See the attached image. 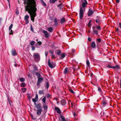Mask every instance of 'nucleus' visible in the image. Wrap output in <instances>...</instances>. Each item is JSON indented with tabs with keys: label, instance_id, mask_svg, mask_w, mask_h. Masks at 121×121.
Segmentation results:
<instances>
[{
	"label": "nucleus",
	"instance_id": "1",
	"mask_svg": "<svg viewBox=\"0 0 121 121\" xmlns=\"http://www.w3.org/2000/svg\"><path fill=\"white\" fill-rule=\"evenodd\" d=\"M25 4L26 11L28 12L31 17V20L34 22V17L36 16L37 9L35 0H24Z\"/></svg>",
	"mask_w": 121,
	"mask_h": 121
},
{
	"label": "nucleus",
	"instance_id": "2",
	"mask_svg": "<svg viewBox=\"0 0 121 121\" xmlns=\"http://www.w3.org/2000/svg\"><path fill=\"white\" fill-rule=\"evenodd\" d=\"M81 1L82 3L80 6L79 10V18L81 19H82L83 16L86 8L87 7V2L86 0H81Z\"/></svg>",
	"mask_w": 121,
	"mask_h": 121
},
{
	"label": "nucleus",
	"instance_id": "3",
	"mask_svg": "<svg viewBox=\"0 0 121 121\" xmlns=\"http://www.w3.org/2000/svg\"><path fill=\"white\" fill-rule=\"evenodd\" d=\"M34 60L36 62H38L40 59V56L38 53H35L33 54Z\"/></svg>",
	"mask_w": 121,
	"mask_h": 121
},
{
	"label": "nucleus",
	"instance_id": "4",
	"mask_svg": "<svg viewBox=\"0 0 121 121\" xmlns=\"http://www.w3.org/2000/svg\"><path fill=\"white\" fill-rule=\"evenodd\" d=\"M36 107L37 108L36 113L37 115H40L42 111V108L40 104H39Z\"/></svg>",
	"mask_w": 121,
	"mask_h": 121
},
{
	"label": "nucleus",
	"instance_id": "5",
	"mask_svg": "<svg viewBox=\"0 0 121 121\" xmlns=\"http://www.w3.org/2000/svg\"><path fill=\"white\" fill-rule=\"evenodd\" d=\"M48 65L51 68H53L55 66V63L52 61H51L50 59L48 60Z\"/></svg>",
	"mask_w": 121,
	"mask_h": 121
},
{
	"label": "nucleus",
	"instance_id": "6",
	"mask_svg": "<svg viewBox=\"0 0 121 121\" xmlns=\"http://www.w3.org/2000/svg\"><path fill=\"white\" fill-rule=\"evenodd\" d=\"M38 80L37 82V85L38 86H39L40 85V83H41L42 82L43 78L39 74L38 77Z\"/></svg>",
	"mask_w": 121,
	"mask_h": 121
},
{
	"label": "nucleus",
	"instance_id": "7",
	"mask_svg": "<svg viewBox=\"0 0 121 121\" xmlns=\"http://www.w3.org/2000/svg\"><path fill=\"white\" fill-rule=\"evenodd\" d=\"M96 27L95 26H93V32L94 34H95L96 35H98V30H96Z\"/></svg>",
	"mask_w": 121,
	"mask_h": 121
},
{
	"label": "nucleus",
	"instance_id": "8",
	"mask_svg": "<svg viewBox=\"0 0 121 121\" xmlns=\"http://www.w3.org/2000/svg\"><path fill=\"white\" fill-rule=\"evenodd\" d=\"M43 32L44 34V36L45 37L47 38L49 37V35L47 31L44 30L43 31Z\"/></svg>",
	"mask_w": 121,
	"mask_h": 121
},
{
	"label": "nucleus",
	"instance_id": "9",
	"mask_svg": "<svg viewBox=\"0 0 121 121\" xmlns=\"http://www.w3.org/2000/svg\"><path fill=\"white\" fill-rule=\"evenodd\" d=\"M29 17V16L27 15H26L25 17L24 20L25 21L26 24H27L29 23L28 19Z\"/></svg>",
	"mask_w": 121,
	"mask_h": 121
},
{
	"label": "nucleus",
	"instance_id": "10",
	"mask_svg": "<svg viewBox=\"0 0 121 121\" xmlns=\"http://www.w3.org/2000/svg\"><path fill=\"white\" fill-rule=\"evenodd\" d=\"M94 13V11L93 10H91V9H90L89 10L88 12V15L89 16H90L92 15L93 13Z\"/></svg>",
	"mask_w": 121,
	"mask_h": 121
},
{
	"label": "nucleus",
	"instance_id": "11",
	"mask_svg": "<svg viewBox=\"0 0 121 121\" xmlns=\"http://www.w3.org/2000/svg\"><path fill=\"white\" fill-rule=\"evenodd\" d=\"M95 22L97 23H100L101 22V18L98 16L95 20Z\"/></svg>",
	"mask_w": 121,
	"mask_h": 121
},
{
	"label": "nucleus",
	"instance_id": "12",
	"mask_svg": "<svg viewBox=\"0 0 121 121\" xmlns=\"http://www.w3.org/2000/svg\"><path fill=\"white\" fill-rule=\"evenodd\" d=\"M50 52L51 54V58L52 59H53L55 58V56L54 55V52L52 51H50Z\"/></svg>",
	"mask_w": 121,
	"mask_h": 121
},
{
	"label": "nucleus",
	"instance_id": "13",
	"mask_svg": "<svg viewBox=\"0 0 121 121\" xmlns=\"http://www.w3.org/2000/svg\"><path fill=\"white\" fill-rule=\"evenodd\" d=\"M55 110L57 111V112L58 113H61L58 107H55Z\"/></svg>",
	"mask_w": 121,
	"mask_h": 121
},
{
	"label": "nucleus",
	"instance_id": "14",
	"mask_svg": "<svg viewBox=\"0 0 121 121\" xmlns=\"http://www.w3.org/2000/svg\"><path fill=\"white\" fill-rule=\"evenodd\" d=\"M66 21V19L65 18L63 17L61 19L60 22L62 24L65 22Z\"/></svg>",
	"mask_w": 121,
	"mask_h": 121
},
{
	"label": "nucleus",
	"instance_id": "15",
	"mask_svg": "<svg viewBox=\"0 0 121 121\" xmlns=\"http://www.w3.org/2000/svg\"><path fill=\"white\" fill-rule=\"evenodd\" d=\"M56 53L57 54L59 55L61 53V51L60 50H58L56 51Z\"/></svg>",
	"mask_w": 121,
	"mask_h": 121
},
{
	"label": "nucleus",
	"instance_id": "16",
	"mask_svg": "<svg viewBox=\"0 0 121 121\" xmlns=\"http://www.w3.org/2000/svg\"><path fill=\"white\" fill-rule=\"evenodd\" d=\"M12 54L13 56L16 55L17 54L16 51L15 50H13L12 52Z\"/></svg>",
	"mask_w": 121,
	"mask_h": 121
},
{
	"label": "nucleus",
	"instance_id": "17",
	"mask_svg": "<svg viewBox=\"0 0 121 121\" xmlns=\"http://www.w3.org/2000/svg\"><path fill=\"white\" fill-rule=\"evenodd\" d=\"M57 6L60 9H62V7H63L62 4L61 3L58 4L57 5Z\"/></svg>",
	"mask_w": 121,
	"mask_h": 121
},
{
	"label": "nucleus",
	"instance_id": "18",
	"mask_svg": "<svg viewBox=\"0 0 121 121\" xmlns=\"http://www.w3.org/2000/svg\"><path fill=\"white\" fill-rule=\"evenodd\" d=\"M61 104L63 105H64L66 104L65 101L64 99H62L61 100Z\"/></svg>",
	"mask_w": 121,
	"mask_h": 121
},
{
	"label": "nucleus",
	"instance_id": "19",
	"mask_svg": "<svg viewBox=\"0 0 121 121\" xmlns=\"http://www.w3.org/2000/svg\"><path fill=\"white\" fill-rule=\"evenodd\" d=\"M91 47L93 48H95L96 46L94 42H92L91 44Z\"/></svg>",
	"mask_w": 121,
	"mask_h": 121
},
{
	"label": "nucleus",
	"instance_id": "20",
	"mask_svg": "<svg viewBox=\"0 0 121 121\" xmlns=\"http://www.w3.org/2000/svg\"><path fill=\"white\" fill-rule=\"evenodd\" d=\"M26 86V83L24 82L21 83L20 84V86L22 87H25Z\"/></svg>",
	"mask_w": 121,
	"mask_h": 121
},
{
	"label": "nucleus",
	"instance_id": "21",
	"mask_svg": "<svg viewBox=\"0 0 121 121\" xmlns=\"http://www.w3.org/2000/svg\"><path fill=\"white\" fill-rule=\"evenodd\" d=\"M65 54H62L61 55L60 58L61 59H63L65 57Z\"/></svg>",
	"mask_w": 121,
	"mask_h": 121
},
{
	"label": "nucleus",
	"instance_id": "22",
	"mask_svg": "<svg viewBox=\"0 0 121 121\" xmlns=\"http://www.w3.org/2000/svg\"><path fill=\"white\" fill-rule=\"evenodd\" d=\"M43 108L45 110H47L48 108V106L45 104H43Z\"/></svg>",
	"mask_w": 121,
	"mask_h": 121
},
{
	"label": "nucleus",
	"instance_id": "23",
	"mask_svg": "<svg viewBox=\"0 0 121 121\" xmlns=\"http://www.w3.org/2000/svg\"><path fill=\"white\" fill-rule=\"evenodd\" d=\"M47 29L50 32H52L53 30V29L51 27H49Z\"/></svg>",
	"mask_w": 121,
	"mask_h": 121
},
{
	"label": "nucleus",
	"instance_id": "24",
	"mask_svg": "<svg viewBox=\"0 0 121 121\" xmlns=\"http://www.w3.org/2000/svg\"><path fill=\"white\" fill-rule=\"evenodd\" d=\"M119 67L118 65H116L115 66H113V69H119Z\"/></svg>",
	"mask_w": 121,
	"mask_h": 121
},
{
	"label": "nucleus",
	"instance_id": "25",
	"mask_svg": "<svg viewBox=\"0 0 121 121\" xmlns=\"http://www.w3.org/2000/svg\"><path fill=\"white\" fill-rule=\"evenodd\" d=\"M68 69L67 68H66L64 70V73L65 74H66L68 73Z\"/></svg>",
	"mask_w": 121,
	"mask_h": 121
},
{
	"label": "nucleus",
	"instance_id": "26",
	"mask_svg": "<svg viewBox=\"0 0 121 121\" xmlns=\"http://www.w3.org/2000/svg\"><path fill=\"white\" fill-rule=\"evenodd\" d=\"M46 97H44L42 99V101L44 103L43 104H45L46 102Z\"/></svg>",
	"mask_w": 121,
	"mask_h": 121
},
{
	"label": "nucleus",
	"instance_id": "27",
	"mask_svg": "<svg viewBox=\"0 0 121 121\" xmlns=\"http://www.w3.org/2000/svg\"><path fill=\"white\" fill-rule=\"evenodd\" d=\"M26 89L25 88H22L21 89L23 93L25 92L26 91Z\"/></svg>",
	"mask_w": 121,
	"mask_h": 121
},
{
	"label": "nucleus",
	"instance_id": "28",
	"mask_svg": "<svg viewBox=\"0 0 121 121\" xmlns=\"http://www.w3.org/2000/svg\"><path fill=\"white\" fill-rule=\"evenodd\" d=\"M19 79L20 81L21 82H23L25 81V79L24 78H21Z\"/></svg>",
	"mask_w": 121,
	"mask_h": 121
},
{
	"label": "nucleus",
	"instance_id": "29",
	"mask_svg": "<svg viewBox=\"0 0 121 121\" xmlns=\"http://www.w3.org/2000/svg\"><path fill=\"white\" fill-rule=\"evenodd\" d=\"M57 0H50V2L51 3L53 4Z\"/></svg>",
	"mask_w": 121,
	"mask_h": 121
},
{
	"label": "nucleus",
	"instance_id": "30",
	"mask_svg": "<svg viewBox=\"0 0 121 121\" xmlns=\"http://www.w3.org/2000/svg\"><path fill=\"white\" fill-rule=\"evenodd\" d=\"M86 63L87 65L89 66H90V63L89 60H87L86 61Z\"/></svg>",
	"mask_w": 121,
	"mask_h": 121
},
{
	"label": "nucleus",
	"instance_id": "31",
	"mask_svg": "<svg viewBox=\"0 0 121 121\" xmlns=\"http://www.w3.org/2000/svg\"><path fill=\"white\" fill-rule=\"evenodd\" d=\"M35 43V42L33 41H31L30 43V44L32 45H33Z\"/></svg>",
	"mask_w": 121,
	"mask_h": 121
},
{
	"label": "nucleus",
	"instance_id": "32",
	"mask_svg": "<svg viewBox=\"0 0 121 121\" xmlns=\"http://www.w3.org/2000/svg\"><path fill=\"white\" fill-rule=\"evenodd\" d=\"M106 67L109 68H112L113 69V66H111L110 65H108L106 66Z\"/></svg>",
	"mask_w": 121,
	"mask_h": 121
},
{
	"label": "nucleus",
	"instance_id": "33",
	"mask_svg": "<svg viewBox=\"0 0 121 121\" xmlns=\"http://www.w3.org/2000/svg\"><path fill=\"white\" fill-rule=\"evenodd\" d=\"M49 85L48 83L47 82H46V85H45V87L46 88H48L49 87Z\"/></svg>",
	"mask_w": 121,
	"mask_h": 121
},
{
	"label": "nucleus",
	"instance_id": "34",
	"mask_svg": "<svg viewBox=\"0 0 121 121\" xmlns=\"http://www.w3.org/2000/svg\"><path fill=\"white\" fill-rule=\"evenodd\" d=\"M41 1L42 3V4L44 6H46V4L43 1V0H41Z\"/></svg>",
	"mask_w": 121,
	"mask_h": 121
},
{
	"label": "nucleus",
	"instance_id": "35",
	"mask_svg": "<svg viewBox=\"0 0 121 121\" xmlns=\"http://www.w3.org/2000/svg\"><path fill=\"white\" fill-rule=\"evenodd\" d=\"M13 27V24H11L10 26L9 27V30H10L11 29H12V27Z\"/></svg>",
	"mask_w": 121,
	"mask_h": 121
},
{
	"label": "nucleus",
	"instance_id": "36",
	"mask_svg": "<svg viewBox=\"0 0 121 121\" xmlns=\"http://www.w3.org/2000/svg\"><path fill=\"white\" fill-rule=\"evenodd\" d=\"M36 99H35L34 98H33L32 99V100L33 101V102H34V103H35H35L36 102Z\"/></svg>",
	"mask_w": 121,
	"mask_h": 121
},
{
	"label": "nucleus",
	"instance_id": "37",
	"mask_svg": "<svg viewBox=\"0 0 121 121\" xmlns=\"http://www.w3.org/2000/svg\"><path fill=\"white\" fill-rule=\"evenodd\" d=\"M69 91L70 92L73 94L74 93V91L72 89H70Z\"/></svg>",
	"mask_w": 121,
	"mask_h": 121
},
{
	"label": "nucleus",
	"instance_id": "38",
	"mask_svg": "<svg viewBox=\"0 0 121 121\" xmlns=\"http://www.w3.org/2000/svg\"><path fill=\"white\" fill-rule=\"evenodd\" d=\"M9 30V31H10L11 32V33H10L9 34H11L12 35L13 34V33L12 32L13 31L12 30V29H11L10 30Z\"/></svg>",
	"mask_w": 121,
	"mask_h": 121
},
{
	"label": "nucleus",
	"instance_id": "39",
	"mask_svg": "<svg viewBox=\"0 0 121 121\" xmlns=\"http://www.w3.org/2000/svg\"><path fill=\"white\" fill-rule=\"evenodd\" d=\"M51 97V95L50 94H48L47 95V98L49 99Z\"/></svg>",
	"mask_w": 121,
	"mask_h": 121
},
{
	"label": "nucleus",
	"instance_id": "40",
	"mask_svg": "<svg viewBox=\"0 0 121 121\" xmlns=\"http://www.w3.org/2000/svg\"><path fill=\"white\" fill-rule=\"evenodd\" d=\"M106 104V103L104 101L103 102V106H105Z\"/></svg>",
	"mask_w": 121,
	"mask_h": 121
},
{
	"label": "nucleus",
	"instance_id": "41",
	"mask_svg": "<svg viewBox=\"0 0 121 121\" xmlns=\"http://www.w3.org/2000/svg\"><path fill=\"white\" fill-rule=\"evenodd\" d=\"M96 28L98 30H101V28L99 26H97Z\"/></svg>",
	"mask_w": 121,
	"mask_h": 121
},
{
	"label": "nucleus",
	"instance_id": "42",
	"mask_svg": "<svg viewBox=\"0 0 121 121\" xmlns=\"http://www.w3.org/2000/svg\"><path fill=\"white\" fill-rule=\"evenodd\" d=\"M39 93L40 94H43V91L40 90L39 91Z\"/></svg>",
	"mask_w": 121,
	"mask_h": 121
},
{
	"label": "nucleus",
	"instance_id": "43",
	"mask_svg": "<svg viewBox=\"0 0 121 121\" xmlns=\"http://www.w3.org/2000/svg\"><path fill=\"white\" fill-rule=\"evenodd\" d=\"M30 30L32 31H34V30L32 25L30 26Z\"/></svg>",
	"mask_w": 121,
	"mask_h": 121
},
{
	"label": "nucleus",
	"instance_id": "44",
	"mask_svg": "<svg viewBox=\"0 0 121 121\" xmlns=\"http://www.w3.org/2000/svg\"><path fill=\"white\" fill-rule=\"evenodd\" d=\"M97 41L99 42H101V39H100V38H99L98 39H97Z\"/></svg>",
	"mask_w": 121,
	"mask_h": 121
},
{
	"label": "nucleus",
	"instance_id": "45",
	"mask_svg": "<svg viewBox=\"0 0 121 121\" xmlns=\"http://www.w3.org/2000/svg\"><path fill=\"white\" fill-rule=\"evenodd\" d=\"M54 22L56 24L57 23V19H55L54 20Z\"/></svg>",
	"mask_w": 121,
	"mask_h": 121
},
{
	"label": "nucleus",
	"instance_id": "46",
	"mask_svg": "<svg viewBox=\"0 0 121 121\" xmlns=\"http://www.w3.org/2000/svg\"><path fill=\"white\" fill-rule=\"evenodd\" d=\"M37 43L39 45H40L42 44V43L40 41L38 42Z\"/></svg>",
	"mask_w": 121,
	"mask_h": 121
},
{
	"label": "nucleus",
	"instance_id": "47",
	"mask_svg": "<svg viewBox=\"0 0 121 121\" xmlns=\"http://www.w3.org/2000/svg\"><path fill=\"white\" fill-rule=\"evenodd\" d=\"M88 27H90L91 26V24L90 22H89L88 23Z\"/></svg>",
	"mask_w": 121,
	"mask_h": 121
},
{
	"label": "nucleus",
	"instance_id": "48",
	"mask_svg": "<svg viewBox=\"0 0 121 121\" xmlns=\"http://www.w3.org/2000/svg\"><path fill=\"white\" fill-rule=\"evenodd\" d=\"M16 13L17 15H18L19 14V13L18 10H16Z\"/></svg>",
	"mask_w": 121,
	"mask_h": 121
},
{
	"label": "nucleus",
	"instance_id": "49",
	"mask_svg": "<svg viewBox=\"0 0 121 121\" xmlns=\"http://www.w3.org/2000/svg\"><path fill=\"white\" fill-rule=\"evenodd\" d=\"M38 95L37 94H36L35 97V99L38 100Z\"/></svg>",
	"mask_w": 121,
	"mask_h": 121
},
{
	"label": "nucleus",
	"instance_id": "50",
	"mask_svg": "<svg viewBox=\"0 0 121 121\" xmlns=\"http://www.w3.org/2000/svg\"><path fill=\"white\" fill-rule=\"evenodd\" d=\"M32 49L34 51L35 50V47H32Z\"/></svg>",
	"mask_w": 121,
	"mask_h": 121
},
{
	"label": "nucleus",
	"instance_id": "51",
	"mask_svg": "<svg viewBox=\"0 0 121 121\" xmlns=\"http://www.w3.org/2000/svg\"><path fill=\"white\" fill-rule=\"evenodd\" d=\"M48 53V52H45V55L46 57L47 56V55Z\"/></svg>",
	"mask_w": 121,
	"mask_h": 121
},
{
	"label": "nucleus",
	"instance_id": "52",
	"mask_svg": "<svg viewBox=\"0 0 121 121\" xmlns=\"http://www.w3.org/2000/svg\"><path fill=\"white\" fill-rule=\"evenodd\" d=\"M62 121H66V120L64 118H62Z\"/></svg>",
	"mask_w": 121,
	"mask_h": 121
},
{
	"label": "nucleus",
	"instance_id": "53",
	"mask_svg": "<svg viewBox=\"0 0 121 121\" xmlns=\"http://www.w3.org/2000/svg\"><path fill=\"white\" fill-rule=\"evenodd\" d=\"M32 118L34 120H35L36 119V118L34 117H32Z\"/></svg>",
	"mask_w": 121,
	"mask_h": 121
},
{
	"label": "nucleus",
	"instance_id": "54",
	"mask_svg": "<svg viewBox=\"0 0 121 121\" xmlns=\"http://www.w3.org/2000/svg\"><path fill=\"white\" fill-rule=\"evenodd\" d=\"M116 2L118 3L119 2V0H116Z\"/></svg>",
	"mask_w": 121,
	"mask_h": 121
},
{
	"label": "nucleus",
	"instance_id": "55",
	"mask_svg": "<svg viewBox=\"0 0 121 121\" xmlns=\"http://www.w3.org/2000/svg\"><path fill=\"white\" fill-rule=\"evenodd\" d=\"M119 25L120 26H119L120 27V28H121V23H119Z\"/></svg>",
	"mask_w": 121,
	"mask_h": 121
},
{
	"label": "nucleus",
	"instance_id": "56",
	"mask_svg": "<svg viewBox=\"0 0 121 121\" xmlns=\"http://www.w3.org/2000/svg\"><path fill=\"white\" fill-rule=\"evenodd\" d=\"M75 50L73 49H72V51L73 52H74L75 51Z\"/></svg>",
	"mask_w": 121,
	"mask_h": 121
},
{
	"label": "nucleus",
	"instance_id": "57",
	"mask_svg": "<svg viewBox=\"0 0 121 121\" xmlns=\"http://www.w3.org/2000/svg\"><path fill=\"white\" fill-rule=\"evenodd\" d=\"M117 32H118L119 31V29L118 28H117Z\"/></svg>",
	"mask_w": 121,
	"mask_h": 121
},
{
	"label": "nucleus",
	"instance_id": "58",
	"mask_svg": "<svg viewBox=\"0 0 121 121\" xmlns=\"http://www.w3.org/2000/svg\"><path fill=\"white\" fill-rule=\"evenodd\" d=\"M120 84L121 88V80H120Z\"/></svg>",
	"mask_w": 121,
	"mask_h": 121
},
{
	"label": "nucleus",
	"instance_id": "59",
	"mask_svg": "<svg viewBox=\"0 0 121 121\" xmlns=\"http://www.w3.org/2000/svg\"><path fill=\"white\" fill-rule=\"evenodd\" d=\"M2 20V19L1 18H0V23H1Z\"/></svg>",
	"mask_w": 121,
	"mask_h": 121
},
{
	"label": "nucleus",
	"instance_id": "60",
	"mask_svg": "<svg viewBox=\"0 0 121 121\" xmlns=\"http://www.w3.org/2000/svg\"><path fill=\"white\" fill-rule=\"evenodd\" d=\"M90 31H91V30H88V33H90Z\"/></svg>",
	"mask_w": 121,
	"mask_h": 121
},
{
	"label": "nucleus",
	"instance_id": "61",
	"mask_svg": "<svg viewBox=\"0 0 121 121\" xmlns=\"http://www.w3.org/2000/svg\"><path fill=\"white\" fill-rule=\"evenodd\" d=\"M88 40H89V41H91V39L90 38H88Z\"/></svg>",
	"mask_w": 121,
	"mask_h": 121
},
{
	"label": "nucleus",
	"instance_id": "62",
	"mask_svg": "<svg viewBox=\"0 0 121 121\" xmlns=\"http://www.w3.org/2000/svg\"><path fill=\"white\" fill-rule=\"evenodd\" d=\"M8 2H9V0H7Z\"/></svg>",
	"mask_w": 121,
	"mask_h": 121
},
{
	"label": "nucleus",
	"instance_id": "63",
	"mask_svg": "<svg viewBox=\"0 0 121 121\" xmlns=\"http://www.w3.org/2000/svg\"><path fill=\"white\" fill-rule=\"evenodd\" d=\"M31 117H33V115L32 114L31 115Z\"/></svg>",
	"mask_w": 121,
	"mask_h": 121
},
{
	"label": "nucleus",
	"instance_id": "64",
	"mask_svg": "<svg viewBox=\"0 0 121 121\" xmlns=\"http://www.w3.org/2000/svg\"><path fill=\"white\" fill-rule=\"evenodd\" d=\"M14 66L15 67H17V66H16V64H14Z\"/></svg>",
	"mask_w": 121,
	"mask_h": 121
}]
</instances>
